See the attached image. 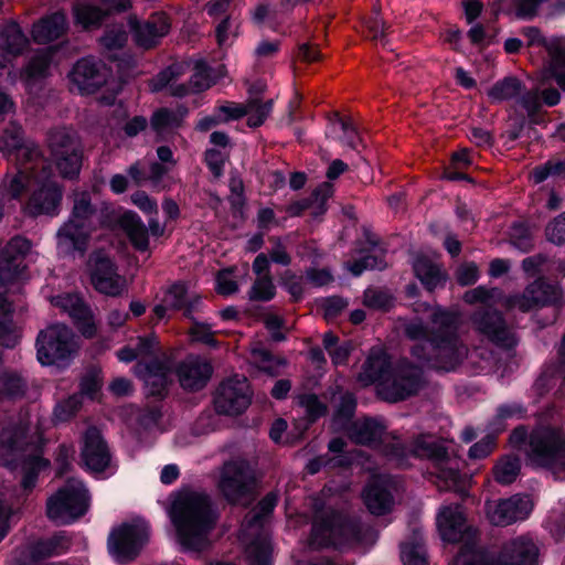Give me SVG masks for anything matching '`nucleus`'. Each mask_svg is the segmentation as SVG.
<instances>
[{
	"label": "nucleus",
	"instance_id": "f257e3e1",
	"mask_svg": "<svg viewBox=\"0 0 565 565\" xmlns=\"http://www.w3.org/2000/svg\"><path fill=\"white\" fill-rule=\"evenodd\" d=\"M459 316L438 308L433 316L431 341L426 345H414L412 355L423 365L439 371H454L468 358L473 372L479 373L491 367L492 353L488 350H475L468 355L467 348L458 338Z\"/></svg>",
	"mask_w": 565,
	"mask_h": 565
},
{
	"label": "nucleus",
	"instance_id": "f03ea898",
	"mask_svg": "<svg viewBox=\"0 0 565 565\" xmlns=\"http://www.w3.org/2000/svg\"><path fill=\"white\" fill-rule=\"evenodd\" d=\"M171 519L184 550L199 552L210 545L209 535L216 524L217 512L205 492H179L172 503Z\"/></svg>",
	"mask_w": 565,
	"mask_h": 565
},
{
	"label": "nucleus",
	"instance_id": "7ed1b4c3",
	"mask_svg": "<svg viewBox=\"0 0 565 565\" xmlns=\"http://www.w3.org/2000/svg\"><path fill=\"white\" fill-rule=\"evenodd\" d=\"M359 380L365 385L376 384L377 394L391 403L417 394L424 384L419 366L409 362L392 366L388 355L382 349L370 352Z\"/></svg>",
	"mask_w": 565,
	"mask_h": 565
},
{
	"label": "nucleus",
	"instance_id": "20e7f679",
	"mask_svg": "<svg viewBox=\"0 0 565 565\" xmlns=\"http://www.w3.org/2000/svg\"><path fill=\"white\" fill-rule=\"evenodd\" d=\"M70 198L72 209L68 218L56 233L57 248L66 255L75 252L83 254L99 222V207L86 190H75Z\"/></svg>",
	"mask_w": 565,
	"mask_h": 565
},
{
	"label": "nucleus",
	"instance_id": "39448f33",
	"mask_svg": "<svg viewBox=\"0 0 565 565\" xmlns=\"http://www.w3.org/2000/svg\"><path fill=\"white\" fill-rule=\"evenodd\" d=\"M277 501L276 493H268L242 524L239 540L245 546L248 565H271V544L264 526Z\"/></svg>",
	"mask_w": 565,
	"mask_h": 565
},
{
	"label": "nucleus",
	"instance_id": "423d86ee",
	"mask_svg": "<svg viewBox=\"0 0 565 565\" xmlns=\"http://www.w3.org/2000/svg\"><path fill=\"white\" fill-rule=\"evenodd\" d=\"M436 521L444 541L449 543L465 541L452 565H487L486 555L476 547L475 534L467 526L466 516L459 504L443 505Z\"/></svg>",
	"mask_w": 565,
	"mask_h": 565
},
{
	"label": "nucleus",
	"instance_id": "0eeeda50",
	"mask_svg": "<svg viewBox=\"0 0 565 565\" xmlns=\"http://www.w3.org/2000/svg\"><path fill=\"white\" fill-rule=\"evenodd\" d=\"M527 457L532 465L548 469L555 479H564L565 433L551 427L535 429L530 436Z\"/></svg>",
	"mask_w": 565,
	"mask_h": 565
},
{
	"label": "nucleus",
	"instance_id": "6e6552de",
	"mask_svg": "<svg viewBox=\"0 0 565 565\" xmlns=\"http://www.w3.org/2000/svg\"><path fill=\"white\" fill-rule=\"evenodd\" d=\"M182 74L183 66L173 64L151 79L150 88L152 92L167 88L170 95L183 97L190 93H199L210 88L217 79L225 75V70L221 66L212 73L203 61H198L194 63L193 74L191 75L189 84L178 83Z\"/></svg>",
	"mask_w": 565,
	"mask_h": 565
},
{
	"label": "nucleus",
	"instance_id": "1a4fd4ad",
	"mask_svg": "<svg viewBox=\"0 0 565 565\" xmlns=\"http://www.w3.org/2000/svg\"><path fill=\"white\" fill-rule=\"evenodd\" d=\"M24 439V429H18L15 431L4 429L2 431L0 465L11 468L21 465L23 470L22 487L25 490H31L35 486L38 472L46 468L49 462L38 455L26 456L24 452L28 444Z\"/></svg>",
	"mask_w": 565,
	"mask_h": 565
},
{
	"label": "nucleus",
	"instance_id": "9d476101",
	"mask_svg": "<svg viewBox=\"0 0 565 565\" xmlns=\"http://www.w3.org/2000/svg\"><path fill=\"white\" fill-rule=\"evenodd\" d=\"M412 454L434 461L438 487L445 490H458L461 476L459 460L451 457L444 444L430 435L418 436L412 446Z\"/></svg>",
	"mask_w": 565,
	"mask_h": 565
},
{
	"label": "nucleus",
	"instance_id": "9b49d317",
	"mask_svg": "<svg viewBox=\"0 0 565 565\" xmlns=\"http://www.w3.org/2000/svg\"><path fill=\"white\" fill-rule=\"evenodd\" d=\"M89 497L83 483L70 479L64 487L49 498L46 514L50 520L58 524H67L86 513Z\"/></svg>",
	"mask_w": 565,
	"mask_h": 565
},
{
	"label": "nucleus",
	"instance_id": "f8f14e48",
	"mask_svg": "<svg viewBox=\"0 0 565 565\" xmlns=\"http://www.w3.org/2000/svg\"><path fill=\"white\" fill-rule=\"evenodd\" d=\"M36 349L42 365H64L73 358L77 345L72 330L56 323L39 333Z\"/></svg>",
	"mask_w": 565,
	"mask_h": 565
},
{
	"label": "nucleus",
	"instance_id": "ddd939ff",
	"mask_svg": "<svg viewBox=\"0 0 565 565\" xmlns=\"http://www.w3.org/2000/svg\"><path fill=\"white\" fill-rule=\"evenodd\" d=\"M254 482L250 465L245 459L237 458L222 466L217 488L227 501L236 503L250 493Z\"/></svg>",
	"mask_w": 565,
	"mask_h": 565
},
{
	"label": "nucleus",
	"instance_id": "4468645a",
	"mask_svg": "<svg viewBox=\"0 0 565 565\" xmlns=\"http://www.w3.org/2000/svg\"><path fill=\"white\" fill-rule=\"evenodd\" d=\"M32 244L29 239L22 236L12 237L3 247L0 255V310L9 312L10 303L7 301L4 294L8 284L17 279L24 266L22 265L23 258L31 250Z\"/></svg>",
	"mask_w": 565,
	"mask_h": 565
},
{
	"label": "nucleus",
	"instance_id": "2eb2a0df",
	"mask_svg": "<svg viewBox=\"0 0 565 565\" xmlns=\"http://www.w3.org/2000/svg\"><path fill=\"white\" fill-rule=\"evenodd\" d=\"M355 444L380 448L390 460L405 465L406 452L401 441L385 434L384 426L375 419L355 420Z\"/></svg>",
	"mask_w": 565,
	"mask_h": 565
},
{
	"label": "nucleus",
	"instance_id": "dca6fc26",
	"mask_svg": "<svg viewBox=\"0 0 565 565\" xmlns=\"http://www.w3.org/2000/svg\"><path fill=\"white\" fill-rule=\"evenodd\" d=\"M148 526L142 521L125 523L111 531L108 551L119 562L135 558L148 539Z\"/></svg>",
	"mask_w": 565,
	"mask_h": 565
},
{
	"label": "nucleus",
	"instance_id": "f3484780",
	"mask_svg": "<svg viewBox=\"0 0 565 565\" xmlns=\"http://www.w3.org/2000/svg\"><path fill=\"white\" fill-rule=\"evenodd\" d=\"M32 179L36 189L25 205V212L31 216L38 215H57L62 201V188L50 178L45 167L42 164V172H32Z\"/></svg>",
	"mask_w": 565,
	"mask_h": 565
},
{
	"label": "nucleus",
	"instance_id": "a211bd4d",
	"mask_svg": "<svg viewBox=\"0 0 565 565\" xmlns=\"http://www.w3.org/2000/svg\"><path fill=\"white\" fill-rule=\"evenodd\" d=\"M252 392L246 377H233L220 384L214 406L218 414L238 415L250 404Z\"/></svg>",
	"mask_w": 565,
	"mask_h": 565
},
{
	"label": "nucleus",
	"instance_id": "6ab92c4d",
	"mask_svg": "<svg viewBox=\"0 0 565 565\" xmlns=\"http://www.w3.org/2000/svg\"><path fill=\"white\" fill-rule=\"evenodd\" d=\"M90 281L94 288L106 296L117 297L126 290V279L117 273L114 262L102 253L89 258Z\"/></svg>",
	"mask_w": 565,
	"mask_h": 565
},
{
	"label": "nucleus",
	"instance_id": "aec40b11",
	"mask_svg": "<svg viewBox=\"0 0 565 565\" xmlns=\"http://www.w3.org/2000/svg\"><path fill=\"white\" fill-rule=\"evenodd\" d=\"M533 509L529 495L514 494L508 499L487 503V516L497 526H507L525 520Z\"/></svg>",
	"mask_w": 565,
	"mask_h": 565
},
{
	"label": "nucleus",
	"instance_id": "412c9836",
	"mask_svg": "<svg viewBox=\"0 0 565 565\" xmlns=\"http://www.w3.org/2000/svg\"><path fill=\"white\" fill-rule=\"evenodd\" d=\"M396 483L388 477L376 476L366 484L362 499L367 510L374 515H384L395 504Z\"/></svg>",
	"mask_w": 565,
	"mask_h": 565
},
{
	"label": "nucleus",
	"instance_id": "4be33fe9",
	"mask_svg": "<svg viewBox=\"0 0 565 565\" xmlns=\"http://www.w3.org/2000/svg\"><path fill=\"white\" fill-rule=\"evenodd\" d=\"M72 83L82 94H92L107 83L108 68L94 58H82L70 74Z\"/></svg>",
	"mask_w": 565,
	"mask_h": 565
},
{
	"label": "nucleus",
	"instance_id": "5701e85b",
	"mask_svg": "<svg viewBox=\"0 0 565 565\" xmlns=\"http://www.w3.org/2000/svg\"><path fill=\"white\" fill-rule=\"evenodd\" d=\"M134 372L145 383L148 394L160 396L172 381V362L166 359L149 364L137 363Z\"/></svg>",
	"mask_w": 565,
	"mask_h": 565
},
{
	"label": "nucleus",
	"instance_id": "b1692460",
	"mask_svg": "<svg viewBox=\"0 0 565 565\" xmlns=\"http://www.w3.org/2000/svg\"><path fill=\"white\" fill-rule=\"evenodd\" d=\"M476 329L492 342L504 348H512L516 340L508 329L502 316L498 311H479L472 316Z\"/></svg>",
	"mask_w": 565,
	"mask_h": 565
},
{
	"label": "nucleus",
	"instance_id": "393cba45",
	"mask_svg": "<svg viewBox=\"0 0 565 565\" xmlns=\"http://www.w3.org/2000/svg\"><path fill=\"white\" fill-rule=\"evenodd\" d=\"M52 302L68 313L84 337L92 338L96 334L97 328L93 313L78 295H61L54 297Z\"/></svg>",
	"mask_w": 565,
	"mask_h": 565
},
{
	"label": "nucleus",
	"instance_id": "a878e982",
	"mask_svg": "<svg viewBox=\"0 0 565 565\" xmlns=\"http://www.w3.org/2000/svg\"><path fill=\"white\" fill-rule=\"evenodd\" d=\"M539 548L532 537L521 535L508 541L495 565H537Z\"/></svg>",
	"mask_w": 565,
	"mask_h": 565
},
{
	"label": "nucleus",
	"instance_id": "bb28decb",
	"mask_svg": "<svg viewBox=\"0 0 565 565\" xmlns=\"http://www.w3.org/2000/svg\"><path fill=\"white\" fill-rule=\"evenodd\" d=\"M212 372L213 369L210 362L196 355L188 356L175 369L180 385L188 391L203 388L207 384Z\"/></svg>",
	"mask_w": 565,
	"mask_h": 565
},
{
	"label": "nucleus",
	"instance_id": "cd10ccee",
	"mask_svg": "<svg viewBox=\"0 0 565 565\" xmlns=\"http://www.w3.org/2000/svg\"><path fill=\"white\" fill-rule=\"evenodd\" d=\"M200 298L190 294L184 284H174L167 289L162 302L153 308L158 319L167 317L168 310H183L185 317L192 319L191 315L198 309Z\"/></svg>",
	"mask_w": 565,
	"mask_h": 565
},
{
	"label": "nucleus",
	"instance_id": "c85d7f7f",
	"mask_svg": "<svg viewBox=\"0 0 565 565\" xmlns=\"http://www.w3.org/2000/svg\"><path fill=\"white\" fill-rule=\"evenodd\" d=\"M128 23L134 33L135 41L145 49L156 45L159 39L169 32L170 28L168 19L163 13L154 14L145 22H140L137 17H130Z\"/></svg>",
	"mask_w": 565,
	"mask_h": 565
},
{
	"label": "nucleus",
	"instance_id": "c756f323",
	"mask_svg": "<svg viewBox=\"0 0 565 565\" xmlns=\"http://www.w3.org/2000/svg\"><path fill=\"white\" fill-rule=\"evenodd\" d=\"M82 460L92 472H102L109 465L110 456L99 430L88 428L83 438Z\"/></svg>",
	"mask_w": 565,
	"mask_h": 565
},
{
	"label": "nucleus",
	"instance_id": "7c9ffc66",
	"mask_svg": "<svg viewBox=\"0 0 565 565\" xmlns=\"http://www.w3.org/2000/svg\"><path fill=\"white\" fill-rule=\"evenodd\" d=\"M548 65L545 74L565 90V36H551L546 42Z\"/></svg>",
	"mask_w": 565,
	"mask_h": 565
},
{
	"label": "nucleus",
	"instance_id": "2f4dec72",
	"mask_svg": "<svg viewBox=\"0 0 565 565\" xmlns=\"http://www.w3.org/2000/svg\"><path fill=\"white\" fill-rule=\"evenodd\" d=\"M350 534V523H332L328 525L315 522L312 525L311 544L317 547L327 545L341 547Z\"/></svg>",
	"mask_w": 565,
	"mask_h": 565
},
{
	"label": "nucleus",
	"instance_id": "473e14b6",
	"mask_svg": "<svg viewBox=\"0 0 565 565\" xmlns=\"http://www.w3.org/2000/svg\"><path fill=\"white\" fill-rule=\"evenodd\" d=\"M553 295H555L554 287L543 281H534L527 286L522 296L513 297L509 303L522 311H529L535 306L553 301L555 299Z\"/></svg>",
	"mask_w": 565,
	"mask_h": 565
},
{
	"label": "nucleus",
	"instance_id": "72a5a7b5",
	"mask_svg": "<svg viewBox=\"0 0 565 565\" xmlns=\"http://www.w3.org/2000/svg\"><path fill=\"white\" fill-rule=\"evenodd\" d=\"M369 243L366 248L355 250V276L367 269H383L386 266L383 249L376 244L375 238L365 230Z\"/></svg>",
	"mask_w": 565,
	"mask_h": 565
},
{
	"label": "nucleus",
	"instance_id": "f704fd0d",
	"mask_svg": "<svg viewBox=\"0 0 565 565\" xmlns=\"http://www.w3.org/2000/svg\"><path fill=\"white\" fill-rule=\"evenodd\" d=\"M0 150L8 156L17 152L18 158L26 157L30 160L39 156L38 148L32 142H24L23 131L17 126L4 131L0 140Z\"/></svg>",
	"mask_w": 565,
	"mask_h": 565
},
{
	"label": "nucleus",
	"instance_id": "c9c22d12",
	"mask_svg": "<svg viewBox=\"0 0 565 565\" xmlns=\"http://www.w3.org/2000/svg\"><path fill=\"white\" fill-rule=\"evenodd\" d=\"M66 18L56 12L33 24L32 36L38 43H49L58 39L66 31Z\"/></svg>",
	"mask_w": 565,
	"mask_h": 565
},
{
	"label": "nucleus",
	"instance_id": "e433bc0d",
	"mask_svg": "<svg viewBox=\"0 0 565 565\" xmlns=\"http://www.w3.org/2000/svg\"><path fill=\"white\" fill-rule=\"evenodd\" d=\"M416 277L428 289L434 290L446 281V274L440 266L430 258L418 255L413 262Z\"/></svg>",
	"mask_w": 565,
	"mask_h": 565
},
{
	"label": "nucleus",
	"instance_id": "4c0bfd02",
	"mask_svg": "<svg viewBox=\"0 0 565 565\" xmlns=\"http://www.w3.org/2000/svg\"><path fill=\"white\" fill-rule=\"evenodd\" d=\"M51 55L49 50L35 52L21 71L20 77L28 88L49 75Z\"/></svg>",
	"mask_w": 565,
	"mask_h": 565
},
{
	"label": "nucleus",
	"instance_id": "58836bf2",
	"mask_svg": "<svg viewBox=\"0 0 565 565\" xmlns=\"http://www.w3.org/2000/svg\"><path fill=\"white\" fill-rule=\"evenodd\" d=\"M399 547L401 559L404 565H428L420 529H415L412 535L401 543Z\"/></svg>",
	"mask_w": 565,
	"mask_h": 565
},
{
	"label": "nucleus",
	"instance_id": "ea45409f",
	"mask_svg": "<svg viewBox=\"0 0 565 565\" xmlns=\"http://www.w3.org/2000/svg\"><path fill=\"white\" fill-rule=\"evenodd\" d=\"M332 195V185L330 183H322L312 193L311 200H301L290 204L287 212L291 216L300 215L306 209H312L313 215L323 214L326 211V201Z\"/></svg>",
	"mask_w": 565,
	"mask_h": 565
},
{
	"label": "nucleus",
	"instance_id": "a19ab883",
	"mask_svg": "<svg viewBox=\"0 0 565 565\" xmlns=\"http://www.w3.org/2000/svg\"><path fill=\"white\" fill-rule=\"evenodd\" d=\"M49 146L52 157L82 151L77 135L72 129L58 128L50 132Z\"/></svg>",
	"mask_w": 565,
	"mask_h": 565
},
{
	"label": "nucleus",
	"instance_id": "79ce46f5",
	"mask_svg": "<svg viewBox=\"0 0 565 565\" xmlns=\"http://www.w3.org/2000/svg\"><path fill=\"white\" fill-rule=\"evenodd\" d=\"M49 146L52 157L82 151L77 135L72 129L58 128L50 132Z\"/></svg>",
	"mask_w": 565,
	"mask_h": 565
},
{
	"label": "nucleus",
	"instance_id": "37998d69",
	"mask_svg": "<svg viewBox=\"0 0 565 565\" xmlns=\"http://www.w3.org/2000/svg\"><path fill=\"white\" fill-rule=\"evenodd\" d=\"M120 225L132 245L139 250L149 246L148 232L141 218L134 212H126L120 217Z\"/></svg>",
	"mask_w": 565,
	"mask_h": 565
},
{
	"label": "nucleus",
	"instance_id": "c03bdc74",
	"mask_svg": "<svg viewBox=\"0 0 565 565\" xmlns=\"http://www.w3.org/2000/svg\"><path fill=\"white\" fill-rule=\"evenodd\" d=\"M184 116L185 110L161 108L153 113L150 125L158 136L164 137L181 126Z\"/></svg>",
	"mask_w": 565,
	"mask_h": 565
},
{
	"label": "nucleus",
	"instance_id": "a18cd8bd",
	"mask_svg": "<svg viewBox=\"0 0 565 565\" xmlns=\"http://www.w3.org/2000/svg\"><path fill=\"white\" fill-rule=\"evenodd\" d=\"M31 545L32 551L30 553H34L36 561H40L66 552L71 546V540L64 532H61L47 540L39 541Z\"/></svg>",
	"mask_w": 565,
	"mask_h": 565
},
{
	"label": "nucleus",
	"instance_id": "49530a36",
	"mask_svg": "<svg viewBox=\"0 0 565 565\" xmlns=\"http://www.w3.org/2000/svg\"><path fill=\"white\" fill-rule=\"evenodd\" d=\"M521 470V461L518 457L507 455L501 457L493 466L492 472L494 480L500 484H511L514 482Z\"/></svg>",
	"mask_w": 565,
	"mask_h": 565
},
{
	"label": "nucleus",
	"instance_id": "de8ad7c7",
	"mask_svg": "<svg viewBox=\"0 0 565 565\" xmlns=\"http://www.w3.org/2000/svg\"><path fill=\"white\" fill-rule=\"evenodd\" d=\"M521 92L522 84L516 77H505L488 90V96L493 103H501L516 97Z\"/></svg>",
	"mask_w": 565,
	"mask_h": 565
},
{
	"label": "nucleus",
	"instance_id": "09e8293b",
	"mask_svg": "<svg viewBox=\"0 0 565 565\" xmlns=\"http://www.w3.org/2000/svg\"><path fill=\"white\" fill-rule=\"evenodd\" d=\"M250 353L253 363L271 376L277 375L279 369L286 365V360L284 358L271 355L269 351L260 345L254 347Z\"/></svg>",
	"mask_w": 565,
	"mask_h": 565
},
{
	"label": "nucleus",
	"instance_id": "8fccbe9b",
	"mask_svg": "<svg viewBox=\"0 0 565 565\" xmlns=\"http://www.w3.org/2000/svg\"><path fill=\"white\" fill-rule=\"evenodd\" d=\"M274 100L262 102L254 97L247 100V125L252 128L262 126L273 110Z\"/></svg>",
	"mask_w": 565,
	"mask_h": 565
},
{
	"label": "nucleus",
	"instance_id": "3c124183",
	"mask_svg": "<svg viewBox=\"0 0 565 565\" xmlns=\"http://www.w3.org/2000/svg\"><path fill=\"white\" fill-rule=\"evenodd\" d=\"M439 307L431 310L430 329L428 330L422 320L413 319L404 324V332L406 337L413 341H418L416 345H426V341H431L433 332V316Z\"/></svg>",
	"mask_w": 565,
	"mask_h": 565
},
{
	"label": "nucleus",
	"instance_id": "603ef678",
	"mask_svg": "<svg viewBox=\"0 0 565 565\" xmlns=\"http://www.w3.org/2000/svg\"><path fill=\"white\" fill-rule=\"evenodd\" d=\"M353 417V397L347 393L341 397L340 404L337 406L332 418V425L335 429H348L352 424Z\"/></svg>",
	"mask_w": 565,
	"mask_h": 565
},
{
	"label": "nucleus",
	"instance_id": "864d4df0",
	"mask_svg": "<svg viewBox=\"0 0 565 565\" xmlns=\"http://www.w3.org/2000/svg\"><path fill=\"white\" fill-rule=\"evenodd\" d=\"M74 15L76 23L81 24L84 29H88L98 25L105 14L96 7L77 4L74 8Z\"/></svg>",
	"mask_w": 565,
	"mask_h": 565
},
{
	"label": "nucleus",
	"instance_id": "5fc2aeb1",
	"mask_svg": "<svg viewBox=\"0 0 565 565\" xmlns=\"http://www.w3.org/2000/svg\"><path fill=\"white\" fill-rule=\"evenodd\" d=\"M377 541L376 530L366 523H355V552L366 553Z\"/></svg>",
	"mask_w": 565,
	"mask_h": 565
},
{
	"label": "nucleus",
	"instance_id": "6e6d98bb",
	"mask_svg": "<svg viewBox=\"0 0 565 565\" xmlns=\"http://www.w3.org/2000/svg\"><path fill=\"white\" fill-rule=\"evenodd\" d=\"M60 173L64 178H73L78 174L82 164V151L66 156L53 157Z\"/></svg>",
	"mask_w": 565,
	"mask_h": 565
},
{
	"label": "nucleus",
	"instance_id": "4d7b16f0",
	"mask_svg": "<svg viewBox=\"0 0 565 565\" xmlns=\"http://www.w3.org/2000/svg\"><path fill=\"white\" fill-rule=\"evenodd\" d=\"M550 177L565 179V161L548 160L544 164L536 167L532 172L535 183H541Z\"/></svg>",
	"mask_w": 565,
	"mask_h": 565
},
{
	"label": "nucleus",
	"instance_id": "13d9d810",
	"mask_svg": "<svg viewBox=\"0 0 565 565\" xmlns=\"http://www.w3.org/2000/svg\"><path fill=\"white\" fill-rule=\"evenodd\" d=\"M250 300L268 301L275 296V285L271 276L257 277L249 292Z\"/></svg>",
	"mask_w": 565,
	"mask_h": 565
},
{
	"label": "nucleus",
	"instance_id": "bf43d9fd",
	"mask_svg": "<svg viewBox=\"0 0 565 565\" xmlns=\"http://www.w3.org/2000/svg\"><path fill=\"white\" fill-rule=\"evenodd\" d=\"M298 403L305 409L310 422H315L327 413V405L315 394L299 396Z\"/></svg>",
	"mask_w": 565,
	"mask_h": 565
},
{
	"label": "nucleus",
	"instance_id": "052dcab7",
	"mask_svg": "<svg viewBox=\"0 0 565 565\" xmlns=\"http://www.w3.org/2000/svg\"><path fill=\"white\" fill-rule=\"evenodd\" d=\"M228 159V153L224 150L207 149L205 151V162L214 180H218L224 173V166Z\"/></svg>",
	"mask_w": 565,
	"mask_h": 565
},
{
	"label": "nucleus",
	"instance_id": "680f3d73",
	"mask_svg": "<svg viewBox=\"0 0 565 565\" xmlns=\"http://www.w3.org/2000/svg\"><path fill=\"white\" fill-rule=\"evenodd\" d=\"M350 465V458L349 457H342V456H333L331 458H327L326 456H320L317 458H313L309 460V462L306 466V469L309 473L315 475L321 470L322 467H345Z\"/></svg>",
	"mask_w": 565,
	"mask_h": 565
},
{
	"label": "nucleus",
	"instance_id": "e2e57ef3",
	"mask_svg": "<svg viewBox=\"0 0 565 565\" xmlns=\"http://www.w3.org/2000/svg\"><path fill=\"white\" fill-rule=\"evenodd\" d=\"M25 384L23 380L13 374L0 375V394L15 397L24 393Z\"/></svg>",
	"mask_w": 565,
	"mask_h": 565
},
{
	"label": "nucleus",
	"instance_id": "0e129e2a",
	"mask_svg": "<svg viewBox=\"0 0 565 565\" xmlns=\"http://www.w3.org/2000/svg\"><path fill=\"white\" fill-rule=\"evenodd\" d=\"M392 296L384 290L367 289L364 292V303L370 308L386 310L392 306Z\"/></svg>",
	"mask_w": 565,
	"mask_h": 565
},
{
	"label": "nucleus",
	"instance_id": "69168bd1",
	"mask_svg": "<svg viewBox=\"0 0 565 565\" xmlns=\"http://www.w3.org/2000/svg\"><path fill=\"white\" fill-rule=\"evenodd\" d=\"M81 406L82 397L76 394L72 395L55 406L54 416L57 420H67L81 408Z\"/></svg>",
	"mask_w": 565,
	"mask_h": 565
},
{
	"label": "nucleus",
	"instance_id": "338daca9",
	"mask_svg": "<svg viewBox=\"0 0 565 565\" xmlns=\"http://www.w3.org/2000/svg\"><path fill=\"white\" fill-rule=\"evenodd\" d=\"M349 305L347 299L341 297H328L321 300L320 307L323 310V317L327 320L334 319L338 315H340Z\"/></svg>",
	"mask_w": 565,
	"mask_h": 565
},
{
	"label": "nucleus",
	"instance_id": "774afa93",
	"mask_svg": "<svg viewBox=\"0 0 565 565\" xmlns=\"http://www.w3.org/2000/svg\"><path fill=\"white\" fill-rule=\"evenodd\" d=\"M546 237L550 242L554 244H562L565 242V213L556 216L547 226H546Z\"/></svg>",
	"mask_w": 565,
	"mask_h": 565
}]
</instances>
